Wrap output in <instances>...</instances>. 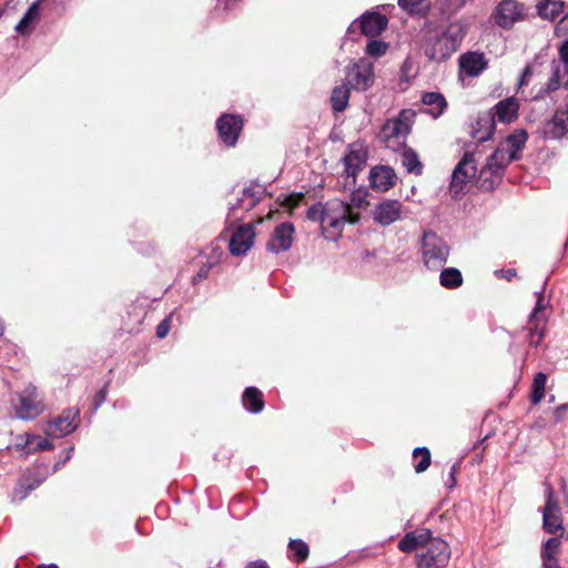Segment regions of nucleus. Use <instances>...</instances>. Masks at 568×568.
<instances>
[{
	"label": "nucleus",
	"instance_id": "34",
	"mask_svg": "<svg viewBox=\"0 0 568 568\" xmlns=\"http://www.w3.org/2000/svg\"><path fill=\"white\" fill-rule=\"evenodd\" d=\"M402 164L408 173L420 175L423 173V164L418 154L413 149H405L402 153Z\"/></svg>",
	"mask_w": 568,
	"mask_h": 568
},
{
	"label": "nucleus",
	"instance_id": "44",
	"mask_svg": "<svg viewBox=\"0 0 568 568\" xmlns=\"http://www.w3.org/2000/svg\"><path fill=\"white\" fill-rule=\"evenodd\" d=\"M424 1L425 0H398V6L408 13H415Z\"/></svg>",
	"mask_w": 568,
	"mask_h": 568
},
{
	"label": "nucleus",
	"instance_id": "52",
	"mask_svg": "<svg viewBox=\"0 0 568 568\" xmlns=\"http://www.w3.org/2000/svg\"><path fill=\"white\" fill-rule=\"evenodd\" d=\"M245 568H270L266 561L264 560H255L251 561L246 565Z\"/></svg>",
	"mask_w": 568,
	"mask_h": 568
},
{
	"label": "nucleus",
	"instance_id": "16",
	"mask_svg": "<svg viewBox=\"0 0 568 568\" xmlns=\"http://www.w3.org/2000/svg\"><path fill=\"white\" fill-rule=\"evenodd\" d=\"M255 240V231L252 224L239 226L230 240V252L233 255H244L253 246Z\"/></svg>",
	"mask_w": 568,
	"mask_h": 568
},
{
	"label": "nucleus",
	"instance_id": "30",
	"mask_svg": "<svg viewBox=\"0 0 568 568\" xmlns=\"http://www.w3.org/2000/svg\"><path fill=\"white\" fill-rule=\"evenodd\" d=\"M244 407L251 413H260L264 407L263 395L256 387H247L242 398Z\"/></svg>",
	"mask_w": 568,
	"mask_h": 568
},
{
	"label": "nucleus",
	"instance_id": "42",
	"mask_svg": "<svg viewBox=\"0 0 568 568\" xmlns=\"http://www.w3.org/2000/svg\"><path fill=\"white\" fill-rule=\"evenodd\" d=\"M387 43L379 40H372L366 45V53L371 57L379 58L387 51Z\"/></svg>",
	"mask_w": 568,
	"mask_h": 568
},
{
	"label": "nucleus",
	"instance_id": "4",
	"mask_svg": "<svg viewBox=\"0 0 568 568\" xmlns=\"http://www.w3.org/2000/svg\"><path fill=\"white\" fill-rule=\"evenodd\" d=\"M17 396V402L12 405L17 418L32 420L45 410L43 395L33 384H28Z\"/></svg>",
	"mask_w": 568,
	"mask_h": 568
},
{
	"label": "nucleus",
	"instance_id": "54",
	"mask_svg": "<svg viewBox=\"0 0 568 568\" xmlns=\"http://www.w3.org/2000/svg\"><path fill=\"white\" fill-rule=\"evenodd\" d=\"M500 273H503V276H504L505 278H507L508 281H511V280H513V277H515V276H516V271H515V270H513V268H509V270H507V271H505V272H504V271H500Z\"/></svg>",
	"mask_w": 568,
	"mask_h": 568
},
{
	"label": "nucleus",
	"instance_id": "53",
	"mask_svg": "<svg viewBox=\"0 0 568 568\" xmlns=\"http://www.w3.org/2000/svg\"><path fill=\"white\" fill-rule=\"evenodd\" d=\"M207 273H209V267H201L200 271L197 272V274L195 275L194 281L196 282L202 278H205L207 276Z\"/></svg>",
	"mask_w": 568,
	"mask_h": 568
},
{
	"label": "nucleus",
	"instance_id": "50",
	"mask_svg": "<svg viewBox=\"0 0 568 568\" xmlns=\"http://www.w3.org/2000/svg\"><path fill=\"white\" fill-rule=\"evenodd\" d=\"M531 74H532V69H531V67L527 65L524 69L521 77L519 79V83H518L519 88L528 83V79L531 77Z\"/></svg>",
	"mask_w": 568,
	"mask_h": 568
},
{
	"label": "nucleus",
	"instance_id": "29",
	"mask_svg": "<svg viewBox=\"0 0 568 568\" xmlns=\"http://www.w3.org/2000/svg\"><path fill=\"white\" fill-rule=\"evenodd\" d=\"M422 101L427 108L426 111L434 118H438L447 108L445 97L439 92H427L423 94Z\"/></svg>",
	"mask_w": 568,
	"mask_h": 568
},
{
	"label": "nucleus",
	"instance_id": "57",
	"mask_svg": "<svg viewBox=\"0 0 568 568\" xmlns=\"http://www.w3.org/2000/svg\"><path fill=\"white\" fill-rule=\"evenodd\" d=\"M2 333H3V324H2V322L0 321V335H2Z\"/></svg>",
	"mask_w": 568,
	"mask_h": 568
},
{
	"label": "nucleus",
	"instance_id": "6",
	"mask_svg": "<svg viewBox=\"0 0 568 568\" xmlns=\"http://www.w3.org/2000/svg\"><path fill=\"white\" fill-rule=\"evenodd\" d=\"M477 173L478 170L474 154L465 153L452 173L449 185L452 196L458 199L460 195L465 194L469 190Z\"/></svg>",
	"mask_w": 568,
	"mask_h": 568
},
{
	"label": "nucleus",
	"instance_id": "19",
	"mask_svg": "<svg viewBox=\"0 0 568 568\" xmlns=\"http://www.w3.org/2000/svg\"><path fill=\"white\" fill-rule=\"evenodd\" d=\"M396 181L395 171L385 165H378L371 169L369 182L373 190L386 192L394 186Z\"/></svg>",
	"mask_w": 568,
	"mask_h": 568
},
{
	"label": "nucleus",
	"instance_id": "7",
	"mask_svg": "<svg viewBox=\"0 0 568 568\" xmlns=\"http://www.w3.org/2000/svg\"><path fill=\"white\" fill-rule=\"evenodd\" d=\"M511 161H514L513 156L507 154L505 146H498L479 172L480 187L485 190L494 189L500 181L505 168Z\"/></svg>",
	"mask_w": 568,
	"mask_h": 568
},
{
	"label": "nucleus",
	"instance_id": "39",
	"mask_svg": "<svg viewBox=\"0 0 568 568\" xmlns=\"http://www.w3.org/2000/svg\"><path fill=\"white\" fill-rule=\"evenodd\" d=\"M367 191L364 189H357L352 192L349 202L347 206H349V211L354 212V209H363L368 204L367 200Z\"/></svg>",
	"mask_w": 568,
	"mask_h": 568
},
{
	"label": "nucleus",
	"instance_id": "38",
	"mask_svg": "<svg viewBox=\"0 0 568 568\" xmlns=\"http://www.w3.org/2000/svg\"><path fill=\"white\" fill-rule=\"evenodd\" d=\"M415 458L420 456V460L415 465L416 473L425 471L430 465V452L426 447H417L413 452Z\"/></svg>",
	"mask_w": 568,
	"mask_h": 568
},
{
	"label": "nucleus",
	"instance_id": "18",
	"mask_svg": "<svg viewBox=\"0 0 568 568\" xmlns=\"http://www.w3.org/2000/svg\"><path fill=\"white\" fill-rule=\"evenodd\" d=\"M519 106V101L510 97L497 102L488 112L495 122L509 124L518 118Z\"/></svg>",
	"mask_w": 568,
	"mask_h": 568
},
{
	"label": "nucleus",
	"instance_id": "23",
	"mask_svg": "<svg viewBox=\"0 0 568 568\" xmlns=\"http://www.w3.org/2000/svg\"><path fill=\"white\" fill-rule=\"evenodd\" d=\"M561 540L560 537L548 538L540 549L541 568H561L558 560Z\"/></svg>",
	"mask_w": 568,
	"mask_h": 568
},
{
	"label": "nucleus",
	"instance_id": "55",
	"mask_svg": "<svg viewBox=\"0 0 568 568\" xmlns=\"http://www.w3.org/2000/svg\"><path fill=\"white\" fill-rule=\"evenodd\" d=\"M561 489H562V494H564V497L566 500V507L568 508V488L566 487L565 483H562Z\"/></svg>",
	"mask_w": 568,
	"mask_h": 568
},
{
	"label": "nucleus",
	"instance_id": "17",
	"mask_svg": "<svg viewBox=\"0 0 568 568\" xmlns=\"http://www.w3.org/2000/svg\"><path fill=\"white\" fill-rule=\"evenodd\" d=\"M293 233L294 226L292 223L278 224L266 244L267 250L275 254L287 251L293 243Z\"/></svg>",
	"mask_w": 568,
	"mask_h": 568
},
{
	"label": "nucleus",
	"instance_id": "2",
	"mask_svg": "<svg viewBox=\"0 0 568 568\" xmlns=\"http://www.w3.org/2000/svg\"><path fill=\"white\" fill-rule=\"evenodd\" d=\"M416 112L412 109H404L396 118L389 119L382 126L379 136L388 149L397 150L405 145L406 138L410 133L415 122Z\"/></svg>",
	"mask_w": 568,
	"mask_h": 568
},
{
	"label": "nucleus",
	"instance_id": "8",
	"mask_svg": "<svg viewBox=\"0 0 568 568\" xmlns=\"http://www.w3.org/2000/svg\"><path fill=\"white\" fill-rule=\"evenodd\" d=\"M450 558L448 544L442 538H433L417 555V568H444Z\"/></svg>",
	"mask_w": 568,
	"mask_h": 568
},
{
	"label": "nucleus",
	"instance_id": "45",
	"mask_svg": "<svg viewBox=\"0 0 568 568\" xmlns=\"http://www.w3.org/2000/svg\"><path fill=\"white\" fill-rule=\"evenodd\" d=\"M304 199V195L303 193H293V194H290L287 195L285 199H284V206L288 207V209H293L295 206H297L302 200Z\"/></svg>",
	"mask_w": 568,
	"mask_h": 568
},
{
	"label": "nucleus",
	"instance_id": "46",
	"mask_svg": "<svg viewBox=\"0 0 568 568\" xmlns=\"http://www.w3.org/2000/svg\"><path fill=\"white\" fill-rule=\"evenodd\" d=\"M171 316L164 318L156 327V336L164 338L170 332Z\"/></svg>",
	"mask_w": 568,
	"mask_h": 568
},
{
	"label": "nucleus",
	"instance_id": "33",
	"mask_svg": "<svg viewBox=\"0 0 568 568\" xmlns=\"http://www.w3.org/2000/svg\"><path fill=\"white\" fill-rule=\"evenodd\" d=\"M264 190L260 185H250L242 191L239 205L245 210L253 209L261 200Z\"/></svg>",
	"mask_w": 568,
	"mask_h": 568
},
{
	"label": "nucleus",
	"instance_id": "15",
	"mask_svg": "<svg viewBox=\"0 0 568 568\" xmlns=\"http://www.w3.org/2000/svg\"><path fill=\"white\" fill-rule=\"evenodd\" d=\"M242 126L241 116L234 114H223L216 121L219 136L227 146L236 144Z\"/></svg>",
	"mask_w": 568,
	"mask_h": 568
},
{
	"label": "nucleus",
	"instance_id": "12",
	"mask_svg": "<svg viewBox=\"0 0 568 568\" xmlns=\"http://www.w3.org/2000/svg\"><path fill=\"white\" fill-rule=\"evenodd\" d=\"M347 84L355 90L365 91L374 84V64L367 59H359L346 70Z\"/></svg>",
	"mask_w": 568,
	"mask_h": 568
},
{
	"label": "nucleus",
	"instance_id": "24",
	"mask_svg": "<svg viewBox=\"0 0 568 568\" xmlns=\"http://www.w3.org/2000/svg\"><path fill=\"white\" fill-rule=\"evenodd\" d=\"M385 16L377 12H368L362 16L359 28L367 37H376L381 34L387 27Z\"/></svg>",
	"mask_w": 568,
	"mask_h": 568
},
{
	"label": "nucleus",
	"instance_id": "9",
	"mask_svg": "<svg viewBox=\"0 0 568 568\" xmlns=\"http://www.w3.org/2000/svg\"><path fill=\"white\" fill-rule=\"evenodd\" d=\"M367 161V150L362 143H352L347 153L343 158L344 162V189L354 187L356 175L365 168Z\"/></svg>",
	"mask_w": 568,
	"mask_h": 568
},
{
	"label": "nucleus",
	"instance_id": "10",
	"mask_svg": "<svg viewBox=\"0 0 568 568\" xmlns=\"http://www.w3.org/2000/svg\"><path fill=\"white\" fill-rule=\"evenodd\" d=\"M545 297L544 293L540 292L538 293L536 305L529 315L527 327L525 328L528 331L526 337L527 343L531 347H537L545 336V329L547 324V316L545 314Z\"/></svg>",
	"mask_w": 568,
	"mask_h": 568
},
{
	"label": "nucleus",
	"instance_id": "35",
	"mask_svg": "<svg viewBox=\"0 0 568 568\" xmlns=\"http://www.w3.org/2000/svg\"><path fill=\"white\" fill-rule=\"evenodd\" d=\"M439 278L442 286L446 288H456L463 284L462 273L455 267L444 268Z\"/></svg>",
	"mask_w": 568,
	"mask_h": 568
},
{
	"label": "nucleus",
	"instance_id": "37",
	"mask_svg": "<svg viewBox=\"0 0 568 568\" xmlns=\"http://www.w3.org/2000/svg\"><path fill=\"white\" fill-rule=\"evenodd\" d=\"M547 382V376L544 373H537L532 381V393H531V403L538 404L545 396V386Z\"/></svg>",
	"mask_w": 568,
	"mask_h": 568
},
{
	"label": "nucleus",
	"instance_id": "31",
	"mask_svg": "<svg viewBox=\"0 0 568 568\" xmlns=\"http://www.w3.org/2000/svg\"><path fill=\"white\" fill-rule=\"evenodd\" d=\"M536 8L541 18L554 20L562 12L564 2L560 0H541Z\"/></svg>",
	"mask_w": 568,
	"mask_h": 568
},
{
	"label": "nucleus",
	"instance_id": "27",
	"mask_svg": "<svg viewBox=\"0 0 568 568\" xmlns=\"http://www.w3.org/2000/svg\"><path fill=\"white\" fill-rule=\"evenodd\" d=\"M562 85V77H561V65L559 62H552L551 63V74L548 79V81L541 85L536 94L534 95V99L536 100H544L547 97H549L551 93L558 91Z\"/></svg>",
	"mask_w": 568,
	"mask_h": 568
},
{
	"label": "nucleus",
	"instance_id": "11",
	"mask_svg": "<svg viewBox=\"0 0 568 568\" xmlns=\"http://www.w3.org/2000/svg\"><path fill=\"white\" fill-rule=\"evenodd\" d=\"M545 507L542 509V528L548 534H557L564 530L561 508L555 498V490L548 483L545 484Z\"/></svg>",
	"mask_w": 568,
	"mask_h": 568
},
{
	"label": "nucleus",
	"instance_id": "22",
	"mask_svg": "<svg viewBox=\"0 0 568 568\" xmlns=\"http://www.w3.org/2000/svg\"><path fill=\"white\" fill-rule=\"evenodd\" d=\"M77 413L71 410L64 412L61 416L50 422L48 425V435L52 437H63L72 433L77 425L74 423Z\"/></svg>",
	"mask_w": 568,
	"mask_h": 568
},
{
	"label": "nucleus",
	"instance_id": "47",
	"mask_svg": "<svg viewBox=\"0 0 568 568\" xmlns=\"http://www.w3.org/2000/svg\"><path fill=\"white\" fill-rule=\"evenodd\" d=\"M558 53H559V59L560 61L562 62V64L565 65L566 70L568 71V40H565L559 49H558Z\"/></svg>",
	"mask_w": 568,
	"mask_h": 568
},
{
	"label": "nucleus",
	"instance_id": "58",
	"mask_svg": "<svg viewBox=\"0 0 568 568\" xmlns=\"http://www.w3.org/2000/svg\"><path fill=\"white\" fill-rule=\"evenodd\" d=\"M262 222H263V219H258V220H256V223H257V224H260V223H262Z\"/></svg>",
	"mask_w": 568,
	"mask_h": 568
},
{
	"label": "nucleus",
	"instance_id": "1",
	"mask_svg": "<svg viewBox=\"0 0 568 568\" xmlns=\"http://www.w3.org/2000/svg\"><path fill=\"white\" fill-rule=\"evenodd\" d=\"M467 32L466 26L454 21L443 31L432 33L425 41V55L433 61L447 60L460 47Z\"/></svg>",
	"mask_w": 568,
	"mask_h": 568
},
{
	"label": "nucleus",
	"instance_id": "3",
	"mask_svg": "<svg viewBox=\"0 0 568 568\" xmlns=\"http://www.w3.org/2000/svg\"><path fill=\"white\" fill-rule=\"evenodd\" d=\"M325 223L327 225L328 239H336L339 236L345 223L355 224L359 221V213L351 212L347 203L333 199L324 204Z\"/></svg>",
	"mask_w": 568,
	"mask_h": 568
},
{
	"label": "nucleus",
	"instance_id": "26",
	"mask_svg": "<svg viewBox=\"0 0 568 568\" xmlns=\"http://www.w3.org/2000/svg\"><path fill=\"white\" fill-rule=\"evenodd\" d=\"M496 128V122L489 112L479 114L471 129V136L478 142H485L490 139Z\"/></svg>",
	"mask_w": 568,
	"mask_h": 568
},
{
	"label": "nucleus",
	"instance_id": "51",
	"mask_svg": "<svg viewBox=\"0 0 568 568\" xmlns=\"http://www.w3.org/2000/svg\"><path fill=\"white\" fill-rule=\"evenodd\" d=\"M455 473H456V466L453 465L450 467L449 477H448V479L445 483L448 488H453L456 485Z\"/></svg>",
	"mask_w": 568,
	"mask_h": 568
},
{
	"label": "nucleus",
	"instance_id": "28",
	"mask_svg": "<svg viewBox=\"0 0 568 568\" xmlns=\"http://www.w3.org/2000/svg\"><path fill=\"white\" fill-rule=\"evenodd\" d=\"M527 139L528 134L525 130H515L499 146H505L507 154L511 155L513 160H516L518 159V152L525 146Z\"/></svg>",
	"mask_w": 568,
	"mask_h": 568
},
{
	"label": "nucleus",
	"instance_id": "14",
	"mask_svg": "<svg viewBox=\"0 0 568 568\" xmlns=\"http://www.w3.org/2000/svg\"><path fill=\"white\" fill-rule=\"evenodd\" d=\"M406 213L403 204L398 200L386 199L375 206L373 219L378 224L388 226L403 220Z\"/></svg>",
	"mask_w": 568,
	"mask_h": 568
},
{
	"label": "nucleus",
	"instance_id": "36",
	"mask_svg": "<svg viewBox=\"0 0 568 568\" xmlns=\"http://www.w3.org/2000/svg\"><path fill=\"white\" fill-rule=\"evenodd\" d=\"M39 18V1L33 2L16 27L17 32L23 34Z\"/></svg>",
	"mask_w": 568,
	"mask_h": 568
},
{
	"label": "nucleus",
	"instance_id": "25",
	"mask_svg": "<svg viewBox=\"0 0 568 568\" xmlns=\"http://www.w3.org/2000/svg\"><path fill=\"white\" fill-rule=\"evenodd\" d=\"M429 530L412 531L404 536L398 544V548L404 552H410L417 548L419 551L424 550L427 542L432 540Z\"/></svg>",
	"mask_w": 568,
	"mask_h": 568
},
{
	"label": "nucleus",
	"instance_id": "13",
	"mask_svg": "<svg viewBox=\"0 0 568 568\" xmlns=\"http://www.w3.org/2000/svg\"><path fill=\"white\" fill-rule=\"evenodd\" d=\"M495 23L503 29H510L524 18V6L516 0H501L494 10Z\"/></svg>",
	"mask_w": 568,
	"mask_h": 568
},
{
	"label": "nucleus",
	"instance_id": "32",
	"mask_svg": "<svg viewBox=\"0 0 568 568\" xmlns=\"http://www.w3.org/2000/svg\"><path fill=\"white\" fill-rule=\"evenodd\" d=\"M349 100V87L347 83H343L333 89L331 102L332 108L335 112H343Z\"/></svg>",
	"mask_w": 568,
	"mask_h": 568
},
{
	"label": "nucleus",
	"instance_id": "41",
	"mask_svg": "<svg viewBox=\"0 0 568 568\" xmlns=\"http://www.w3.org/2000/svg\"><path fill=\"white\" fill-rule=\"evenodd\" d=\"M288 547L292 552H294L297 560L303 561L308 556V546L300 540V539H292L288 544Z\"/></svg>",
	"mask_w": 568,
	"mask_h": 568
},
{
	"label": "nucleus",
	"instance_id": "49",
	"mask_svg": "<svg viewBox=\"0 0 568 568\" xmlns=\"http://www.w3.org/2000/svg\"><path fill=\"white\" fill-rule=\"evenodd\" d=\"M568 410V404H561L554 409L555 422L559 423Z\"/></svg>",
	"mask_w": 568,
	"mask_h": 568
},
{
	"label": "nucleus",
	"instance_id": "48",
	"mask_svg": "<svg viewBox=\"0 0 568 568\" xmlns=\"http://www.w3.org/2000/svg\"><path fill=\"white\" fill-rule=\"evenodd\" d=\"M106 398V386L100 389L94 396V409H98Z\"/></svg>",
	"mask_w": 568,
	"mask_h": 568
},
{
	"label": "nucleus",
	"instance_id": "43",
	"mask_svg": "<svg viewBox=\"0 0 568 568\" xmlns=\"http://www.w3.org/2000/svg\"><path fill=\"white\" fill-rule=\"evenodd\" d=\"M26 445H32L34 444L38 449L45 450L51 449L52 444L48 439H43L40 436L36 435H27Z\"/></svg>",
	"mask_w": 568,
	"mask_h": 568
},
{
	"label": "nucleus",
	"instance_id": "56",
	"mask_svg": "<svg viewBox=\"0 0 568 568\" xmlns=\"http://www.w3.org/2000/svg\"><path fill=\"white\" fill-rule=\"evenodd\" d=\"M39 568H58V566H57V565L51 564V565H48V566L42 565V566H40Z\"/></svg>",
	"mask_w": 568,
	"mask_h": 568
},
{
	"label": "nucleus",
	"instance_id": "40",
	"mask_svg": "<svg viewBox=\"0 0 568 568\" xmlns=\"http://www.w3.org/2000/svg\"><path fill=\"white\" fill-rule=\"evenodd\" d=\"M307 217L312 221L321 222L323 231L327 233V225L325 223V211L323 204L318 203L311 206L307 211Z\"/></svg>",
	"mask_w": 568,
	"mask_h": 568
},
{
	"label": "nucleus",
	"instance_id": "5",
	"mask_svg": "<svg viewBox=\"0 0 568 568\" xmlns=\"http://www.w3.org/2000/svg\"><path fill=\"white\" fill-rule=\"evenodd\" d=\"M449 255L446 242L435 232H425L422 239V256L425 266L429 270H439Z\"/></svg>",
	"mask_w": 568,
	"mask_h": 568
},
{
	"label": "nucleus",
	"instance_id": "20",
	"mask_svg": "<svg viewBox=\"0 0 568 568\" xmlns=\"http://www.w3.org/2000/svg\"><path fill=\"white\" fill-rule=\"evenodd\" d=\"M488 61L483 53L467 52L459 58V70L468 77H477L486 70Z\"/></svg>",
	"mask_w": 568,
	"mask_h": 568
},
{
	"label": "nucleus",
	"instance_id": "21",
	"mask_svg": "<svg viewBox=\"0 0 568 568\" xmlns=\"http://www.w3.org/2000/svg\"><path fill=\"white\" fill-rule=\"evenodd\" d=\"M568 133V118L557 110L551 119L547 120L542 126L545 139L558 140Z\"/></svg>",
	"mask_w": 568,
	"mask_h": 568
}]
</instances>
